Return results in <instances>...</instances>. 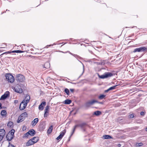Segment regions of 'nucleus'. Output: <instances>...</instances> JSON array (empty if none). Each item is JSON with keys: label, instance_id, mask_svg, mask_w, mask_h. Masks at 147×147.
<instances>
[{"label": "nucleus", "instance_id": "f257e3e1", "mask_svg": "<svg viewBox=\"0 0 147 147\" xmlns=\"http://www.w3.org/2000/svg\"><path fill=\"white\" fill-rule=\"evenodd\" d=\"M30 99V96L28 95H26L25 98L20 104L19 107L21 110H22L25 108Z\"/></svg>", "mask_w": 147, "mask_h": 147}, {"label": "nucleus", "instance_id": "f03ea898", "mask_svg": "<svg viewBox=\"0 0 147 147\" xmlns=\"http://www.w3.org/2000/svg\"><path fill=\"white\" fill-rule=\"evenodd\" d=\"M28 114L26 112L22 113L18 117L17 120L18 123H20L23 121L27 117Z\"/></svg>", "mask_w": 147, "mask_h": 147}, {"label": "nucleus", "instance_id": "7ed1b4c3", "mask_svg": "<svg viewBox=\"0 0 147 147\" xmlns=\"http://www.w3.org/2000/svg\"><path fill=\"white\" fill-rule=\"evenodd\" d=\"M5 77L7 81L8 82L12 83L15 80L13 76L10 74H6Z\"/></svg>", "mask_w": 147, "mask_h": 147}, {"label": "nucleus", "instance_id": "20e7f679", "mask_svg": "<svg viewBox=\"0 0 147 147\" xmlns=\"http://www.w3.org/2000/svg\"><path fill=\"white\" fill-rule=\"evenodd\" d=\"M147 52V47H141L139 48H137L135 49L133 52L135 53L136 52Z\"/></svg>", "mask_w": 147, "mask_h": 147}, {"label": "nucleus", "instance_id": "39448f33", "mask_svg": "<svg viewBox=\"0 0 147 147\" xmlns=\"http://www.w3.org/2000/svg\"><path fill=\"white\" fill-rule=\"evenodd\" d=\"M16 78L18 81L20 82H23L25 79V78L24 76L21 74L17 75Z\"/></svg>", "mask_w": 147, "mask_h": 147}, {"label": "nucleus", "instance_id": "423d86ee", "mask_svg": "<svg viewBox=\"0 0 147 147\" xmlns=\"http://www.w3.org/2000/svg\"><path fill=\"white\" fill-rule=\"evenodd\" d=\"M113 76V74L111 73H107L104 75L99 76V77L101 79H104L109 77H111Z\"/></svg>", "mask_w": 147, "mask_h": 147}, {"label": "nucleus", "instance_id": "0eeeda50", "mask_svg": "<svg viewBox=\"0 0 147 147\" xmlns=\"http://www.w3.org/2000/svg\"><path fill=\"white\" fill-rule=\"evenodd\" d=\"M14 90L15 92L19 93H22L23 91L20 86L18 85L15 86Z\"/></svg>", "mask_w": 147, "mask_h": 147}, {"label": "nucleus", "instance_id": "6e6552de", "mask_svg": "<svg viewBox=\"0 0 147 147\" xmlns=\"http://www.w3.org/2000/svg\"><path fill=\"white\" fill-rule=\"evenodd\" d=\"M96 102H98V101L95 100H92L91 101H88L86 103L85 106L86 107H89L91 105H93Z\"/></svg>", "mask_w": 147, "mask_h": 147}, {"label": "nucleus", "instance_id": "1a4fd4ad", "mask_svg": "<svg viewBox=\"0 0 147 147\" xmlns=\"http://www.w3.org/2000/svg\"><path fill=\"white\" fill-rule=\"evenodd\" d=\"M5 131L4 129H0V142L3 139L5 135Z\"/></svg>", "mask_w": 147, "mask_h": 147}, {"label": "nucleus", "instance_id": "9d476101", "mask_svg": "<svg viewBox=\"0 0 147 147\" xmlns=\"http://www.w3.org/2000/svg\"><path fill=\"white\" fill-rule=\"evenodd\" d=\"M10 93L8 91H6L5 93L1 97L0 100H4L7 97L9 96Z\"/></svg>", "mask_w": 147, "mask_h": 147}, {"label": "nucleus", "instance_id": "9b49d317", "mask_svg": "<svg viewBox=\"0 0 147 147\" xmlns=\"http://www.w3.org/2000/svg\"><path fill=\"white\" fill-rule=\"evenodd\" d=\"M36 141H33L32 139L29 140L26 144V146H29L37 142V140H35Z\"/></svg>", "mask_w": 147, "mask_h": 147}, {"label": "nucleus", "instance_id": "f8f14e48", "mask_svg": "<svg viewBox=\"0 0 147 147\" xmlns=\"http://www.w3.org/2000/svg\"><path fill=\"white\" fill-rule=\"evenodd\" d=\"M65 129H64L62 131H61L59 135L57 137L56 139L57 140L61 139L65 135L66 132Z\"/></svg>", "mask_w": 147, "mask_h": 147}, {"label": "nucleus", "instance_id": "ddd939ff", "mask_svg": "<svg viewBox=\"0 0 147 147\" xmlns=\"http://www.w3.org/2000/svg\"><path fill=\"white\" fill-rule=\"evenodd\" d=\"M39 121V119L38 118L34 119L31 122V124L32 126H34Z\"/></svg>", "mask_w": 147, "mask_h": 147}, {"label": "nucleus", "instance_id": "4468645a", "mask_svg": "<svg viewBox=\"0 0 147 147\" xmlns=\"http://www.w3.org/2000/svg\"><path fill=\"white\" fill-rule=\"evenodd\" d=\"M46 102H42L39 105L38 109L40 110H42L44 108V107L45 106Z\"/></svg>", "mask_w": 147, "mask_h": 147}, {"label": "nucleus", "instance_id": "2eb2a0df", "mask_svg": "<svg viewBox=\"0 0 147 147\" xmlns=\"http://www.w3.org/2000/svg\"><path fill=\"white\" fill-rule=\"evenodd\" d=\"M11 134H10V133H8L6 136V139L7 140L10 141H11L13 138Z\"/></svg>", "mask_w": 147, "mask_h": 147}, {"label": "nucleus", "instance_id": "dca6fc26", "mask_svg": "<svg viewBox=\"0 0 147 147\" xmlns=\"http://www.w3.org/2000/svg\"><path fill=\"white\" fill-rule=\"evenodd\" d=\"M53 126L51 125L49 127L47 132V133L48 134H50L51 133L53 130Z\"/></svg>", "mask_w": 147, "mask_h": 147}, {"label": "nucleus", "instance_id": "f3484780", "mask_svg": "<svg viewBox=\"0 0 147 147\" xmlns=\"http://www.w3.org/2000/svg\"><path fill=\"white\" fill-rule=\"evenodd\" d=\"M28 132L29 134L31 136H33L35 134V131L33 129L30 130Z\"/></svg>", "mask_w": 147, "mask_h": 147}, {"label": "nucleus", "instance_id": "a211bd4d", "mask_svg": "<svg viewBox=\"0 0 147 147\" xmlns=\"http://www.w3.org/2000/svg\"><path fill=\"white\" fill-rule=\"evenodd\" d=\"M50 67V64L49 62H46L45 64L43 66V67L46 68H48Z\"/></svg>", "mask_w": 147, "mask_h": 147}, {"label": "nucleus", "instance_id": "6ab92c4d", "mask_svg": "<svg viewBox=\"0 0 147 147\" xmlns=\"http://www.w3.org/2000/svg\"><path fill=\"white\" fill-rule=\"evenodd\" d=\"M103 137L104 139H111L112 138L111 136L107 135H104Z\"/></svg>", "mask_w": 147, "mask_h": 147}, {"label": "nucleus", "instance_id": "aec40b11", "mask_svg": "<svg viewBox=\"0 0 147 147\" xmlns=\"http://www.w3.org/2000/svg\"><path fill=\"white\" fill-rule=\"evenodd\" d=\"M64 103L66 104H69L71 102V100H70L67 99L65 100Z\"/></svg>", "mask_w": 147, "mask_h": 147}, {"label": "nucleus", "instance_id": "412c9836", "mask_svg": "<svg viewBox=\"0 0 147 147\" xmlns=\"http://www.w3.org/2000/svg\"><path fill=\"white\" fill-rule=\"evenodd\" d=\"M101 113V112L99 111H96L94 112V114L97 116L100 115Z\"/></svg>", "mask_w": 147, "mask_h": 147}, {"label": "nucleus", "instance_id": "4be33fe9", "mask_svg": "<svg viewBox=\"0 0 147 147\" xmlns=\"http://www.w3.org/2000/svg\"><path fill=\"white\" fill-rule=\"evenodd\" d=\"M1 115L3 116L6 115L7 114L6 111L5 110H3L1 111Z\"/></svg>", "mask_w": 147, "mask_h": 147}, {"label": "nucleus", "instance_id": "5701e85b", "mask_svg": "<svg viewBox=\"0 0 147 147\" xmlns=\"http://www.w3.org/2000/svg\"><path fill=\"white\" fill-rule=\"evenodd\" d=\"M45 129V127L43 125L40 126L39 128V130L40 131H43Z\"/></svg>", "mask_w": 147, "mask_h": 147}, {"label": "nucleus", "instance_id": "b1692460", "mask_svg": "<svg viewBox=\"0 0 147 147\" xmlns=\"http://www.w3.org/2000/svg\"><path fill=\"white\" fill-rule=\"evenodd\" d=\"M105 95L104 94H101L98 96V98L100 100H102L105 97Z\"/></svg>", "mask_w": 147, "mask_h": 147}, {"label": "nucleus", "instance_id": "393cba45", "mask_svg": "<svg viewBox=\"0 0 147 147\" xmlns=\"http://www.w3.org/2000/svg\"><path fill=\"white\" fill-rule=\"evenodd\" d=\"M86 124L85 123H83L79 125H78L77 127H80L82 128L86 125Z\"/></svg>", "mask_w": 147, "mask_h": 147}, {"label": "nucleus", "instance_id": "a878e982", "mask_svg": "<svg viewBox=\"0 0 147 147\" xmlns=\"http://www.w3.org/2000/svg\"><path fill=\"white\" fill-rule=\"evenodd\" d=\"M15 132L14 130L13 129L11 130L8 133H10V134H11L13 137L14 136V133Z\"/></svg>", "mask_w": 147, "mask_h": 147}, {"label": "nucleus", "instance_id": "bb28decb", "mask_svg": "<svg viewBox=\"0 0 147 147\" xmlns=\"http://www.w3.org/2000/svg\"><path fill=\"white\" fill-rule=\"evenodd\" d=\"M13 123L12 122H9L7 124V126L8 127H11L13 125Z\"/></svg>", "mask_w": 147, "mask_h": 147}, {"label": "nucleus", "instance_id": "cd10ccee", "mask_svg": "<svg viewBox=\"0 0 147 147\" xmlns=\"http://www.w3.org/2000/svg\"><path fill=\"white\" fill-rule=\"evenodd\" d=\"M32 139L33 141H36L35 140H37V142L39 140V138L38 137H35L32 138Z\"/></svg>", "mask_w": 147, "mask_h": 147}, {"label": "nucleus", "instance_id": "c85d7f7f", "mask_svg": "<svg viewBox=\"0 0 147 147\" xmlns=\"http://www.w3.org/2000/svg\"><path fill=\"white\" fill-rule=\"evenodd\" d=\"M65 92L66 93V94L68 95H69V90L67 88H65L64 90Z\"/></svg>", "mask_w": 147, "mask_h": 147}, {"label": "nucleus", "instance_id": "c756f323", "mask_svg": "<svg viewBox=\"0 0 147 147\" xmlns=\"http://www.w3.org/2000/svg\"><path fill=\"white\" fill-rule=\"evenodd\" d=\"M77 125H75L74 126V127L73 129V130L72 131V133L71 135L70 136H71L73 135V134L74 133L77 127Z\"/></svg>", "mask_w": 147, "mask_h": 147}, {"label": "nucleus", "instance_id": "7c9ffc66", "mask_svg": "<svg viewBox=\"0 0 147 147\" xmlns=\"http://www.w3.org/2000/svg\"><path fill=\"white\" fill-rule=\"evenodd\" d=\"M74 56L78 60V59H82V57L77 55L75 54V55H74Z\"/></svg>", "mask_w": 147, "mask_h": 147}, {"label": "nucleus", "instance_id": "2f4dec72", "mask_svg": "<svg viewBox=\"0 0 147 147\" xmlns=\"http://www.w3.org/2000/svg\"><path fill=\"white\" fill-rule=\"evenodd\" d=\"M143 145V143L141 142L137 143L136 144V146H138V147L141 146H142Z\"/></svg>", "mask_w": 147, "mask_h": 147}, {"label": "nucleus", "instance_id": "473e14b6", "mask_svg": "<svg viewBox=\"0 0 147 147\" xmlns=\"http://www.w3.org/2000/svg\"><path fill=\"white\" fill-rule=\"evenodd\" d=\"M26 51L25 50L22 51H20V50H16V53H24L25 52H26Z\"/></svg>", "mask_w": 147, "mask_h": 147}, {"label": "nucleus", "instance_id": "72a5a7b5", "mask_svg": "<svg viewBox=\"0 0 147 147\" xmlns=\"http://www.w3.org/2000/svg\"><path fill=\"white\" fill-rule=\"evenodd\" d=\"M29 132H28L24 134V138H26L28 137L29 135Z\"/></svg>", "mask_w": 147, "mask_h": 147}, {"label": "nucleus", "instance_id": "f704fd0d", "mask_svg": "<svg viewBox=\"0 0 147 147\" xmlns=\"http://www.w3.org/2000/svg\"><path fill=\"white\" fill-rule=\"evenodd\" d=\"M116 86H115L111 87L109 88V89L110 90L114 89L116 87Z\"/></svg>", "mask_w": 147, "mask_h": 147}, {"label": "nucleus", "instance_id": "c9c22d12", "mask_svg": "<svg viewBox=\"0 0 147 147\" xmlns=\"http://www.w3.org/2000/svg\"><path fill=\"white\" fill-rule=\"evenodd\" d=\"M49 109V106H47L45 107V111H47V112H48V110Z\"/></svg>", "mask_w": 147, "mask_h": 147}, {"label": "nucleus", "instance_id": "e433bc0d", "mask_svg": "<svg viewBox=\"0 0 147 147\" xmlns=\"http://www.w3.org/2000/svg\"><path fill=\"white\" fill-rule=\"evenodd\" d=\"M48 112H47V111H45V114H44V117H47L48 116Z\"/></svg>", "mask_w": 147, "mask_h": 147}, {"label": "nucleus", "instance_id": "4c0bfd02", "mask_svg": "<svg viewBox=\"0 0 147 147\" xmlns=\"http://www.w3.org/2000/svg\"><path fill=\"white\" fill-rule=\"evenodd\" d=\"M129 117L130 118H133L134 117V115L133 114H130L129 115Z\"/></svg>", "mask_w": 147, "mask_h": 147}, {"label": "nucleus", "instance_id": "58836bf2", "mask_svg": "<svg viewBox=\"0 0 147 147\" xmlns=\"http://www.w3.org/2000/svg\"><path fill=\"white\" fill-rule=\"evenodd\" d=\"M56 45V44L55 43H54L53 44V45H47V46H46V47H47L46 48H48V46L50 47V46H53V45Z\"/></svg>", "mask_w": 147, "mask_h": 147}, {"label": "nucleus", "instance_id": "ea45409f", "mask_svg": "<svg viewBox=\"0 0 147 147\" xmlns=\"http://www.w3.org/2000/svg\"><path fill=\"white\" fill-rule=\"evenodd\" d=\"M145 113L144 112H141L140 113V115H145Z\"/></svg>", "mask_w": 147, "mask_h": 147}, {"label": "nucleus", "instance_id": "a19ab883", "mask_svg": "<svg viewBox=\"0 0 147 147\" xmlns=\"http://www.w3.org/2000/svg\"><path fill=\"white\" fill-rule=\"evenodd\" d=\"M11 51H8L7 52H6L5 53H4L3 54L6 53V54H8V53H11Z\"/></svg>", "mask_w": 147, "mask_h": 147}, {"label": "nucleus", "instance_id": "79ce46f5", "mask_svg": "<svg viewBox=\"0 0 147 147\" xmlns=\"http://www.w3.org/2000/svg\"><path fill=\"white\" fill-rule=\"evenodd\" d=\"M18 102V101L17 100H15L14 101V103L15 104H17Z\"/></svg>", "mask_w": 147, "mask_h": 147}, {"label": "nucleus", "instance_id": "37998d69", "mask_svg": "<svg viewBox=\"0 0 147 147\" xmlns=\"http://www.w3.org/2000/svg\"><path fill=\"white\" fill-rule=\"evenodd\" d=\"M82 63L83 65V72L82 74L81 75L83 74V73L84 72V65L83 64V63Z\"/></svg>", "mask_w": 147, "mask_h": 147}, {"label": "nucleus", "instance_id": "c03bdc74", "mask_svg": "<svg viewBox=\"0 0 147 147\" xmlns=\"http://www.w3.org/2000/svg\"><path fill=\"white\" fill-rule=\"evenodd\" d=\"M70 91L71 92H74V89H70Z\"/></svg>", "mask_w": 147, "mask_h": 147}, {"label": "nucleus", "instance_id": "a18cd8bd", "mask_svg": "<svg viewBox=\"0 0 147 147\" xmlns=\"http://www.w3.org/2000/svg\"><path fill=\"white\" fill-rule=\"evenodd\" d=\"M68 52L71 55H73V56H74V55H75L74 54H73L72 53H71L70 52V51H68L67 52Z\"/></svg>", "mask_w": 147, "mask_h": 147}, {"label": "nucleus", "instance_id": "49530a36", "mask_svg": "<svg viewBox=\"0 0 147 147\" xmlns=\"http://www.w3.org/2000/svg\"><path fill=\"white\" fill-rule=\"evenodd\" d=\"M11 52L12 53H16V50L12 51Z\"/></svg>", "mask_w": 147, "mask_h": 147}, {"label": "nucleus", "instance_id": "de8ad7c7", "mask_svg": "<svg viewBox=\"0 0 147 147\" xmlns=\"http://www.w3.org/2000/svg\"><path fill=\"white\" fill-rule=\"evenodd\" d=\"M109 90H110L109 89H109H108L107 90H105V92H107L108 91H109Z\"/></svg>", "mask_w": 147, "mask_h": 147}, {"label": "nucleus", "instance_id": "09e8293b", "mask_svg": "<svg viewBox=\"0 0 147 147\" xmlns=\"http://www.w3.org/2000/svg\"><path fill=\"white\" fill-rule=\"evenodd\" d=\"M97 102L100 104H102L103 103V102H98H98Z\"/></svg>", "mask_w": 147, "mask_h": 147}, {"label": "nucleus", "instance_id": "8fccbe9b", "mask_svg": "<svg viewBox=\"0 0 147 147\" xmlns=\"http://www.w3.org/2000/svg\"><path fill=\"white\" fill-rule=\"evenodd\" d=\"M121 146V144H118V147H120Z\"/></svg>", "mask_w": 147, "mask_h": 147}, {"label": "nucleus", "instance_id": "3c124183", "mask_svg": "<svg viewBox=\"0 0 147 147\" xmlns=\"http://www.w3.org/2000/svg\"><path fill=\"white\" fill-rule=\"evenodd\" d=\"M1 105H2L1 104V103H0V109H1V108H2Z\"/></svg>", "mask_w": 147, "mask_h": 147}, {"label": "nucleus", "instance_id": "603ef678", "mask_svg": "<svg viewBox=\"0 0 147 147\" xmlns=\"http://www.w3.org/2000/svg\"><path fill=\"white\" fill-rule=\"evenodd\" d=\"M133 27H135L136 28H137V27L136 26H134L133 27H132L131 28H133Z\"/></svg>", "mask_w": 147, "mask_h": 147}, {"label": "nucleus", "instance_id": "864d4df0", "mask_svg": "<svg viewBox=\"0 0 147 147\" xmlns=\"http://www.w3.org/2000/svg\"><path fill=\"white\" fill-rule=\"evenodd\" d=\"M146 131H147V127L146 128Z\"/></svg>", "mask_w": 147, "mask_h": 147}, {"label": "nucleus", "instance_id": "5fc2aeb1", "mask_svg": "<svg viewBox=\"0 0 147 147\" xmlns=\"http://www.w3.org/2000/svg\"><path fill=\"white\" fill-rule=\"evenodd\" d=\"M23 48V47H22V49L23 50V49H24V48Z\"/></svg>", "mask_w": 147, "mask_h": 147}]
</instances>
